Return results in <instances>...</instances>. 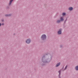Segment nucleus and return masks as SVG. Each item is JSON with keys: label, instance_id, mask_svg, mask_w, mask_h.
Returning <instances> with one entry per match:
<instances>
[{"label": "nucleus", "instance_id": "nucleus-5", "mask_svg": "<svg viewBox=\"0 0 78 78\" xmlns=\"http://www.w3.org/2000/svg\"><path fill=\"white\" fill-rule=\"evenodd\" d=\"M60 64H61V63H60V62H59V63H57L55 66L56 67H58V66H60Z\"/></svg>", "mask_w": 78, "mask_h": 78}, {"label": "nucleus", "instance_id": "nucleus-16", "mask_svg": "<svg viewBox=\"0 0 78 78\" xmlns=\"http://www.w3.org/2000/svg\"><path fill=\"white\" fill-rule=\"evenodd\" d=\"M66 21H67V20H65V22H66Z\"/></svg>", "mask_w": 78, "mask_h": 78}, {"label": "nucleus", "instance_id": "nucleus-13", "mask_svg": "<svg viewBox=\"0 0 78 78\" xmlns=\"http://www.w3.org/2000/svg\"><path fill=\"white\" fill-rule=\"evenodd\" d=\"M62 15L63 16H65V15H66V13H63L62 14Z\"/></svg>", "mask_w": 78, "mask_h": 78}, {"label": "nucleus", "instance_id": "nucleus-12", "mask_svg": "<svg viewBox=\"0 0 78 78\" xmlns=\"http://www.w3.org/2000/svg\"><path fill=\"white\" fill-rule=\"evenodd\" d=\"M58 73H59V76H60V75H61V70H60L59 71Z\"/></svg>", "mask_w": 78, "mask_h": 78}, {"label": "nucleus", "instance_id": "nucleus-4", "mask_svg": "<svg viewBox=\"0 0 78 78\" xmlns=\"http://www.w3.org/2000/svg\"><path fill=\"white\" fill-rule=\"evenodd\" d=\"M62 31V29H60V30H59L57 32V33L58 34H61Z\"/></svg>", "mask_w": 78, "mask_h": 78}, {"label": "nucleus", "instance_id": "nucleus-7", "mask_svg": "<svg viewBox=\"0 0 78 78\" xmlns=\"http://www.w3.org/2000/svg\"><path fill=\"white\" fill-rule=\"evenodd\" d=\"M68 9L69 11H72L73 9V8L71 7H69L68 8Z\"/></svg>", "mask_w": 78, "mask_h": 78}, {"label": "nucleus", "instance_id": "nucleus-17", "mask_svg": "<svg viewBox=\"0 0 78 78\" xmlns=\"http://www.w3.org/2000/svg\"><path fill=\"white\" fill-rule=\"evenodd\" d=\"M1 25H2V24H1V23H0V27H1Z\"/></svg>", "mask_w": 78, "mask_h": 78}, {"label": "nucleus", "instance_id": "nucleus-10", "mask_svg": "<svg viewBox=\"0 0 78 78\" xmlns=\"http://www.w3.org/2000/svg\"><path fill=\"white\" fill-rule=\"evenodd\" d=\"M11 16V14H10L5 15V16L6 17H9V16Z\"/></svg>", "mask_w": 78, "mask_h": 78}, {"label": "nucleus", "instance_id": "nucleus-14", "mask_svg": "<svg viewBox=\"0 0 78 78\" xmlns=\"http://www.w3.org/2000/svg\"><path fill=\"white\" fill-rule=\"evenodd\" d=\"M67 65H66V67H65V70H66V69H67Z\"/></svg>", "mask_w": 78, "mask_h": 78}, {"label": "nucleus", "instance_id": "nucleus-18", "mask_svg": "<svg viewBox=\"0 0 78 78\" xmlns=\"http://www.w3.org/2000/svg\"><path fill=\"white\" fill-rule=\"evenodd\" d=\"M62 47V45L60 46V47Z\"/></svg>", "mask_w": 78, "mask_h": 78}, {"label": "nucleus", "instance_id": "nucleus-8", "mask_svg": "<svg viewBox=\"0 0 78 78\" xmlns=\"http://www.w3.org/2000/svg\"><path fill=\"white\" fill-rule=\"evenodd\" d=\"M13 0H10L9 2V5H11V3H12V2H13Z\"/></svg>", "mask_w": 78, "mask_h": 78}, {"label": "nucleus", "instance_id": "nucleus-11", "mask_svg": "<svg viewBox=\"0 0 78 78\" xmlns=\"http://www.w3.org/2000/svg\"><path fill=\"white\" fill-rule=\"evenodd\" d=\"M75 69L76 70H78V66H76Z\"/></svg>", "mask_w": 78, "mask_h": 78}, {"label": "nucleus", "instance_id": "nucleus-9", "mask_svg": "<svg viewBox=\"0 0 78 78\" xmlns=\"http://www.w3.org/2000/svg\"><path fill=\"white\" fill-rule=\"evenodd\" d=\"M60 22H61V21L59 20H57L56 22L57 23H60Z\"/></svg>", "mask_w": 78, "mask_h": 78}, {"label": "nucleus", "instance_id": "nucleus-6", "mask_svg": "<svg viewBox=\"0 0 78 78\" xmlns=\"http://www.w3.org/2000/svg\"><path fill=\"white\" fill-rule=\"evenodd\" d=\"M61 22H62L64 20V17H61L60 18V20Z\"/></svg>", "mask_w": 78, "mask_h": 78}, {"label": "nucleus", "instance_id": "nucleus-3", "mask_svg": "<svg viewBox=\"0 0 78 78\" xmlns=\"http://www.w3.org/2000/svg\"><path fill=\"white\" fill-rule=\"evenodd\" d=\"M31 40L30 39L28 38L26 41V44H29L31 43Z\"/></svg>", "mask_w": 78, "mask_h": 78}, {"label": "nucleus", "instance_id": "nucleus-1", "mask_svg": "<svg viewBox=\"0 0 78 78\" xmlns=\"http://www.w3.org/2000/svg\"><path fill=\"white\" fill-rule=\"evenodd\" d=\"M42 62L44 63H48V62L50 61V60H49L48 59H46L45 56H43V57H42Z\"/></svg>", "mask_w": 78, "mask_h": 78}, {"label": "nucleus", "instance_id": "nucleus-2", "mask_svg": "<svg viewBox=\"0 0 78 78\" xmlns=\"http://www.w3.org/2000/svg\"><path fill=\"white\" fill-rule=\"evenodd\" d=\"M47 38V35L45 34H43L41 36V38L42 41L45 40Z\"/></svg>", "mask_w": 78, "mask_h": 78}, {"label": "nucleus", "instance_id": "nucleus-19", "mask_svg": "<svg viewBox=\"0 0 78 78\" xmlns=\"http://www.w3.org/2000/svg\"><path fill=\"white\" fill-rule=\"evenodd\" d=\"M2 22H3V20H2Z\"/></svg>", "mask_w": 78, "mask_h": 78}, {"label": "nucleus", "instance_id": "nucleus-15", "mask_svg": "<svg viewBox=\"0 0 78 78\" xmlns=\"http://www.w3.org/2000/svg\"><path fill=\"white\" fill-rule=\"evenodd\" d=\"M4 25V23H2V25Z\"/></svg>", "mask_w": 78, "mask_h": 78}]
</instances>
